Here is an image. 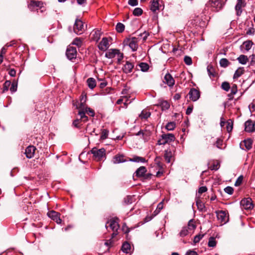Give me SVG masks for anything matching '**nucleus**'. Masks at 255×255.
Returning a JSON list of instances; mask_svg holds the SVG:
<instances>
[{
  "mask_svg": "<svg viewBox=\"0 0 255 255\" xmlns=\"http://www.w3.org/2000/svg\"><path fill=\"white\" fill-rule=\"evenodd\" d=\"M90 152L93 154V159L96 161H104L106 158V151L104 148L99 149L95 147L92 148Z\"/></svg>",
  "mask_w": 255,
  "mask_h": 255,
  "instance_id": "obj_1",
  "label": "nucleus"
},
{
  "mask_svg": "<svg viewBox=\"0 0 255 255\" xmlns=\"http://www.w3.org/2000/svg\"><path fill=\"white\" fill-rule=\"evenodd\" d=\"M118 220V219H112L108 221L106 224L107 229L109 227L113 231V233L112 235V238L118 235V230L119 229V225Z\"/></svg>",
  "mask_w": 255,
  "mask_h": 255,
  "instance_id": "obj_2",
  "label": "nucleus"
},
{
  "mask_svg": "<svg viewBox=\"0 0 255 255\" xmlns=\"http://www.w3.org/2000/svg\"><path fill=\"white\" fill-rule=\"evenodd\" d=\"M175 139L174 135L172 133L163 134L161 138L158 140V145H164L166 143L174 141Z\"/></svg>",
  "mask_w": 255,
  "mask_h": 255,
  "instance_id": "obj_3",
  "label": "nucleus"
},
{
  "mask_svg": "<svg viewBox=\"0 0 255 255\" xmlns=\"http://www.w3.org/2000/svg\"><path fill=\"white\" fill-rule=\"evenodd\" d=\"M217 219L221 225H224L228 222L229 215L225 211L220 210L216 211Z\"/></svg>",
  "mask_w": 255,
  "mask_h": 255,
  "instance_id": "obj_4",
  "label": "nucleus"
},
{
  "mask_svg": "<svg viewBox=\"0 0 255 255\" xmlns=\"http://www.w3.org/2000/svg\"><path fill=\"white\" fill-rule=\"evenodd\" d=\"M225 2L222 0H210L208 4L213 9L214 11H218L221 9Z\"/></svg>",
  "mask_w": 255,
  "mask_h": 255,
  "instance_id": "obj_5",
  "label": "nucleus"
},
{
  "mask_svg": "<svg viewBox=\"0 0 255 255\" xmlns=\"http://www.w3.org/2000/svg\"><path fill=\"white\" fill-rule=\"evenodd\" d=\"M138 38L132 37L125 40L124 43L128 45L133 51H136L138 48Z\"/></svg>",
  "mask_w": 255,
  "mask_h": 255,
  "instance_id": "obj_6",
  "label": "nucleus"
},
{
  "mask_svg": "<svg viewBox=\"0 0 255 255\" xmlns=\"http://www.w3.org/2000/svg\"><path fill=\"white\" fill-rule=\"evenodd\" d=\"M74 31L77 34H81L85 31L83 22L80 19H77L74 25Z\"/></svg>",
  "mask_w": 255,
  "mask_h": 255,
  "instance_id": "obj_7",
  "label": "nucleus"
},
{
  "mask_svg": "<svg viewBox=\"0 0 255 255\" xmlns=\"http://www.w3.org/2000/svg\"><path fill=\"white\" fill-rule=\"evenodd\" d=\"M66 56L69 60H72L75 59L77 57V49L75 47L69 45L66 50Z\"/></svg>",
  "mask_w": 255,
  "mask_h": 255,
  "instance_id": "obj_8",
  "label": "nucleus"
},
{
  "mask_svg": "<svg viewBox=\"0 0 255 255\" xmlns=\"http://www.w3.org/2000/svg\"><path fill=\"white\" fill-rule=\"evenodd\" d=\"M241 205L242 208L245 210H251L254 207L251 198H247L242 200L241 201Z\"/></svg>",
  "mask_w": 255,
  "mask_h": 255,
  "instance_id": "obj_9",
  "label": "nucleus"
},
{
  "mask_svg": "<svg viewBox=\"0 0 255 255\" xmlns=\"http://www.w3.org/2000/svg\"><path fill=\"white\" fill-rule=\"evenodd\" d=\"M128 161V158L126 157L123 154H117L115 155L112 159V162L115 164H119Z\"/></svg>",
  "mask_w": 255,
  "mask_h": 255,
  "instance_id": "obj_10",
  "label": "nucleus"
},
{
  "mask_svg": "<svg viewBox=\"0 0 255 255\" xmlns=\"http://www.w3.org/2000/svg\"><path fill=\"white\" fill-rule=\"evenodd\" d=\"M47 215L50 218L55 221L57 224H61L62 220L60 218V214L59 213L54 210H51L49 211Z\"/></svg>",
  "mask_w": 255,
  "mask_h": 255,
  "instance_id": "obj_11",
  "label": "nucleus"
},
{
  "mask_svg": "<svg viewBox=\"0 0 255 255\" xmlns=\"http://www.w3.org/2000/svg\"><path fill=\"white\" fill-rule=\"evenodd\" d=\"M253 140L251 138H247L242 141L240 146L244 150H249L252 148Z\"/></svg>",
  "mask_w": 255,
  "mask_h": 255,
  "instance_id": "obj_12",
  "label": "nucleus"
},
{
  "mask_svg": "<svg viewBox=\"0 0 255 255\" xmlns=\"http://www.w3.org/2000/svg\"><path fill=\"white\" fill-rule=\"evenodd\" d=\"M189 98L193 102H195L199 99L200 96L199 91L195 88H191L189 92Z\"/></svg>",
  "mask_w": 255,
  "mask_h": 255,
  "instance_id": "obj_13",
  "label": "nucleus"
},
{
  "mask_svg": "<svg viewBox=\"0 0 255 255\" xmlns=\"http://www.w3.org/2000/svg\"><path fill=\"white\" fill-rule=\"evenodd\" d=\"M246 5L245 0H237V3L235 6V10L237 15H241L243 12L242 8L245 7Z\"/></svg>",
  "mask_w": 255,
  "mask_h": 255,
  "instance_id": "obj_14",
  "label": "nucleus"
},
{
  "mask_svg": "<svg viewBox=\"0 0 255 255\" xmlns=\"http://www.w3.org/2000/svg\"><path fill=\"white\" fill-rule=\"evenodd\" d=\"M43 2L41 1L31 0L28 4V7L31 11H34L37 7L42 8Z\"/></svg>",
  "mask_w": 255,
  "mask_h": 255,
  "instance_id": "obj_15",
  "label": "nucleus"
},
{
  "mask_svg": "<svg viewBox=\"0 0 255 255\" xmlns=\"http://www.w3.org/2000/svg\"><path fill=\"white\" fill-rule=\"evenodd\" d=\"M36 148L33 145H29L25 150V154L27 158H31L34 156Z\"/></svg>",
  "mask_w": 255,
  "mask_h": 255,
  "instance_id": "obj_16",
  "label": "nucleus"
},
{
  "mask_svg": "<svg viewBox=\"0 0 255 255\" xmlns=\"http://www.w3.org/2000/svg\"><path fill=\"white\" fill-rule=\"evenodd\" d=\"M109 46L108 38L103 37L98 46L100 50L105 51L109 48Z\"/></svg>",
  "mask_w": 255,
  "mask_h": 255,
  "instance_id": "obj_17",
  "label": "nucleus"
},
{
  "mask_svg": "<svg viewBox=\"0 0 255 255\" xmlns=\"http://www.w3.org/2000/svg\"><path fill=\"white\" fill-rule=\"evenodd\" d=\"M245 129L247 132H252L255 130V123L251 120L245 122Z\"/></svg>",
  "mask_w": 255,
  "mask_h": 255,
  "instance_id": "obj_18",
  "label": "nucleus"
},
{
  "mask_svg": "<svg viewBox=\"0 0 255 255\" xmlns=\"http://www.w3.org/2000/svg\"><path fill=\"white\" fill-rule=\"evenodd\" d=\"M164 82L168 86L172 87L175 84V80L169 73H167L164 76Z\"/></svg>",
  "mask_w": 255,
  "mask_h": 255,
  "instance_id": "obj_19",
  "label": "nucleus"
},
{
  "mask_svg": "<svg viewBox=\"0 0 255 255\" xmlns=\"http://www.w3.org/2000/svg\"><path fill=\"white\" fill-rule=\"evenodd\" d=\"M133 67L134 64L127 61L123 67V71L126 74L132 72Z\"/></svg>",
  "mask_w": 255,
  "mask_h": 255,
  "instance_id": "obj_20",
  "label": "nucleus"
},
{
  "mask_svg": "<svg viewBox=\"0 0 255 255\" xmlns=\"http://www.w3.org/2000/svg\"><path fill=\"white\" fill-rule=\"evenodd\" d=\"M101 34L102 33L100 30L95 29L91 33V39L95 41L98 42L101 37Z\"/></svg>",
  "mask_w": 255,
  "mask_h": 255,
  "instance_id": "obj_21",
  "label": "nucleus"
},
{
  "mask_svg": "<svg viewBox=\"0 0 255 255\" xmlns=\"http://www.w3.org/2000/svg\"><path fill=\"white\" fill-rule=\"evenodd\" d=\"M196 204L200 211L205 212L206 211L204 204L202 202L199 196L196 197Z\"/></svg>",
  "mask_w": 255,
  "mask_h": 255,
  "instance_id": "obj_22",
  "label": "nucleus"
},
{
  "mask_svg": "<svg viewBox=\"0 0 255 255\" xmlns=\"http://www.w3.org/2000/svg\"><path fill=\"white\" fill-rule=\"evenodd\" d=\"M119 52V50L116 49H111L109 50L105 54V56L109 59L115 57Z\"/></svg>",
  "mask_w": 255,
  "mask_h": 255,
  "instance_id": "obj_23",
  "label": "nucleus"
},
{
  "mask_svg": "<svg viewBox=\"0 0 255 255\" xmlns=\"http://www.w3.org/2000/svg\"><path fill=\"white\" fill-rule=\"evenodd\" d=\"M207 70L210 78H213L216 76L217 73L216 72L215 69L212 65H208Z\"/></svg>",
  "mask_w": 255,
  "mask_h": 255,
  "instance_id": "obj_24",
  "label": "nucleus"
},
{
  "mask_svg": "<svg viewBox=\"0 0 255 255\" xmlns=\"http://www.w3.org/2000/svg\"><path fill=\"white\" fill-rule=\"evenodd\" d=\"M147 170L145 167L140 166L135 171V175L138 177H143Z\"/></svg>",
  "mask_w": 255,
  "mask_h": 255,
  "instance_id": "obj_25",
  "label": "nucleus"
},
{
  "mask_svg": "<svg viewBox=\"0 0 255 255\" xmlns=\"http://www.w3.org/2000/svg\"><path fill=\"white\" fill-rule=\"evenodd\" d=\"M128 161H131V162H141V163H144L146 162L147 161L145 159V158L138 156H133L132 158H129Z\"/></svg>",
  "mask_w": 255,
  "mask_h": 255,
  "instance_id": "obj_26",
  "label": "nucleus"
},
{
  "mask_svg": "<svg viewBox=\"0 0 255 255\" xmlns=\"http://www.w3.org/2000/svg\"><path fill=\"white\" fill-rule=\"evenodd\" d=\"M135 135L138 136L142 135V138L144 140H147L149 138L150 133L147 131L140 130L137 133L135 134Z\"/></svg>",
  "mask_w": 255,
  "mask_h": 255,
  "instance_id": "obj_27",
  "label": "nucleus"
},
{
  "mask_svg": "<svg viewBox=\"0 0 255 255\" xmlns=\"http://www.w3.org/2000/svg\"><path fill=\"white\" fill-rule=\"evenodd\" d=\"M231 88V93L228 94V97L229 100H233L234 95H235L238 91L237 86L236 84H233Z\"/></svg>",
  "mask_w": 255,
  "mask_h": 255,
  "instance_id": "obj_28",
  "label": "nucleus"
},
{
  "mask_svg": "<svg viewBox=\"0 0 255 255\" xmlns=\"http://www.w3.org/2000/svg\"><path fill=\"white\" fill-rule=\"evenodd\" d=\"M159 8V0H152L151 1L150 10L153 12H155Z\"/></svg>",
  "mask_w": 255,
  "mask_h": 255,
  "instance_id": "obj_29",
  "label": "nucleus"
},
{
  "mask_svg": "<svg viewBox=\"0 0 255 255\" xmlns=\"http://www.w3.org/2000/svg\"><path fill=\"white\" fill-rule=\"evenodd\" d=\"M87 83L91 89H93L96 86V82L94 78H89L87 80Z\"/></svg>",
  "mask_w": 255,
  "mask_h": 255,
  "instance_id": "obj_30",
  "label": "nucleus"
},
{
  "mask_svg": "<svg viewBox=\"0 0 255 255\" xmlns=\"http://www.w3.org/2000/svg\"><path fill=\"white\" fill-rule=\"evenodd\" d=\"M245 70L243 67L239 68L235 72L233 78L234 79H238L244 73Z\"/></svg>",
  "mask_w": 255,
  "mask_h": 255,
  "instance_id": "obj_31",
  "label": "nucleus"
},
{
  "mask_svg": "<svg viewBox=\"0 0 255 255\" xmlns=\"http://www.w3.org/2000/svg\"><path fill=\"white\" fill-rule=\"evenodd\" d=\"M172 156V153L170 149H167L165 151L164 157L167 162H170Z\"/></svg>",
  "mask_w": 255,
  "mask_h": 255,
  "instance_id": "obj_32",
  "label": "nucleus"
},
{
  "mask_svg": "<svg viewBox=\"0 0 255 255\" xmlns=\"http://www.w3.org/2000/svg\"><path fill=\"white\" fill-rule=\"evenodd\" d=\"M223 140L221 138H218L216 141L215 142L214 145L219 149H223L226 147V144L223 147L224 145Z\"/></svg>",
  "mask_w": 255,
  "mask_h": 255,
  "instance_id": "obj_33",
  "label": "nucleus"
},
{
  "mask_svg": "<svg viewBox=\"0 0 255 255\" xmlns=\"http://www.w3.org/2000/svg\"><path fill=\"white\" fill-rule=\"evenodd\" d=\"M131 247L129 243L125 242L123 244L122 247V251L127 254L129 253L130 252Z\"/></svg>",
  "mask_w": 255,
  "mask_h": 255,
  "instance_id": "obj_34",
  "label": "nucleus"
},
{
  "mask_svg": "<svg viewBox=\"0 0 255 255\" xmlns=\"http://www.w3.org/2000/svg\"><path fill=\"white\" fill-rule=\"evenodd\" d=\"M86 112L85 111L79 110L78 115L80 116L81 122L83 121L84 122H86L88 121V118L85 115Z\"/></svg>",
  "mask_w": 255,
  "mask_h": 255,
  "instance_id": "obj_35",
  "label": "nucleus"
},
{
  "mask_svg": "<svg viewBox=\"0 0 255 255\" xmlns=\"http://www.w3.org/2000/svg\"><path fill=\"white\" fill-rule=\"evenodd\" d=\"M83 39L80 37L75 38L72 42V45H76L78 47H81Z\"/></svg>",
  "mask_w": 255,
  "mask_h": 255,
  "instance_id": "obj_36",
  "label": "nucleus"
},
{
  "mask_svg": "<svg viewBox=\"0 0 255 255\" xmlns=\"http://www.w3.org/2000/svg\"><path fill=\"white\" fill-rule=\"evenodd\" d=\"M159 106H160L162 111L167 110L170 107V104L167 101H161L159 103Z\"/></svg>",
  "mask_w": 255,
  "mask_h": 255,
  "instance_id": "obj_37",
  "label": "nucleus"
},
{
  "mask_svg": "<svg viewBox=\"0 0 255 255\" xmlns=\"http://www.w3.org/2000/svg\"><path fill=\"white\" fill-rule=\"evenodd\" d=\"M237 59L240 63L244 65L246 64L249 60L247 56L245 55H241Z\"/></svg>",
  "mask_w": 255,
  "mask_h": 255,
  "instance_id": "obj_38",
  "label": "nucleus"
},
{
  "mask_svg": "<svg viewBox=\"0 0 255 255\" xmlns=\"http://www.w3.org/2000/svg\"><path fill=\"white\" fill-rule=\"evenodd\" d=\"M150 116V113L146 110H143L141 114L139 115V117L141 119H147Z\"/></svg>",
  "mask_w": 255,
  "mask_h": 255,
  "instance_id": "obj_39",
  "label": "nucleus"
},
{
  "mask_svg": "<svg viewBox=\"0 0 255 255\" xmlns=\"http://www.w3.org/2000/svg\"><path fill=\"white\" fill-rule=\"evenodd\" d=\"M163 202H161L157 205L156 209L153 212V216H155L157 214H158L160 213V212L161 211V210L163 209Z\"/></svg>",
  "mask_w": 255,
  "mask_h": 255,
  "instance_id": "obj_40",
  "label": "nucleus"
},
{
  "mask_svg": "<svg viewBox=\"0 0 255 255\" xmlns=\"http://www.w3.org/2000/svg\"><path fill=\"white\" fill-rule=\"evenodd\" d=\"M253 44V43L252 41L248 40V41H245L243 43V45L244 48L247 51H249V50H250L251 49Z\"/></svg>",
  "mask_w": 255,
  "mask_h": 255,
  "instance_id": "obj_41",
  "label": "nucleus"
},
{
  "mask_svg": "<svg viewBox=\"0 0 255 255\" xmlns=\"http://www.w3.org/2000/svg\"><path fill=\"white\" fill-rule=\"evenodd\" d=\"M230 64L229 60L226 58H222L220 60V65L222 67L226 68Z\"/></svg>",
  "mask_w": 255,
  "mask_h": 255,
  "instance_id": "obj_42",
  "label": "nucleus"
},
{
  "mask_svg": "<svg viewBox=\"0 0 255 255\" xmlns=\"http://www.w3.org/2000/svg\"><path fill=\"white\" fill-rule=\"evenodd\" d=\"M125 26L124 24L119 22L116 26V29L119 33L123 32L125 30Z\"/></svg>",
  "mask_w": 255,
  "mask_h": 255,
  "instance_id": "obj_43",
  "label": "nucleus"
},
{
  "mask_svg": "<svg viewBox=\"0 0 255 255\" xmlns=\"http://www.w3.org/2000/svg\"><path fill=\"white\" fill-rule=\"evenodd\" d=\"M140 70L143 72H146L149 69V65L147 63L142 62L139 64Z\"/></svg>",
  "mask_w": 255,
  "mask_h": 255,
  "instance_id": "obj_44",
  "label": "nucleus"
},
{
  "mask_svg": "<svg viewBox=\"0 0 255 255\" xmlns=\"http://www.w3.org/2000/svg\"><path fill=\"white\" fill-rule=\"evenodd\" d=\"M189 234V230L187 227H184L180 232L179 235L180 237H184Z\"/></svg>",
  "mask_w": 255,
  "mask_h": 255,
  "instance_id": "obj_45",
  "label": "nucleus"
},
{
  "mask_svg": "<svg viewBox=\"0 0 255 255\" xmlns=\"http://www.w3.org/2000/svg\"><path fill=\"white\" fill-rule=\"evenodd\" d=\"M188 230L193 231L195 229L196 226L194 223L193 220H190L188 224Z\"/></svg>",
  "mask_w": 255,
  "mask_h": 255,
  "instance_id": "obj_46",
  "label": "nucleus"
},
{
  "mask_svg": "<svg viewBox=\"0 0 255 255\" xmlns=\"http://www.w3.org/2000/svg\"><path fill=\"white\" fill-rule=\"evenodd\" d=\"M17 88V83L15 81H13L11 83L10 87L9 90L11 93H13L16 91Z\"/></svg>",
  "mask_w": 255,
  "mask_h": 255,
  "instance_id": "obj_47",
  "label": "nucleus"
},
{
  "mask_svg": "<svg viewBox=\"0 0 255 255\" xmlns=\"http://www.w3.org/2000/svg\"><path fill=\"white\" fill-rule=\"evenodd\" d=\"M142 13H143V10L140 7H136V8H134V9L133 10V12H132L133 14L136 16H139L140 15H141L142 14Z\"/></svg>",
  "mask_w": 255,
  "mask_h": 255,
  "instance_id": "obj_48",
  "label": "nucleus"
},
{
  "mask_svg": "<svg viewBox=\"0 0 255 255\" xmlns=\"http://www.w3.org/2000/svg\"><path fill=\"white\" fill-rule=\"evenodd\" d=\"M204 235L205 234H199L198 235L195 236L193 240L194 244L199 243L200 241L204 237Z\"/></svg>",
  "mask_w": 255,
  "mask_h": 255,
  "instance_id": "obj_49",
  "label": "nucleus"
},
{
  "mask_svg": "<svg viewBox=\"0 0 255 255\" xmlns=\"http://www.w3.org/2000/svg\"><path fill=\"white\" fill-rule=\"evenodd\" d=\"M133 201V197L131 196H128L124 199V203L126 205L131 204Z\"/></svg>",
  "mask_w": 255,
  "mask_h": 255,
  "instance_id": "obj_50",
  "label": "nucleus"
},
{
  "mask_svg": "<svg viewBox=\"0 0 255 255\" xmlns=\"http://www.w3.org/2000/svg\"><path fill=\"white\" fill-rule=\"evenodd\" d=\"M128 100L126 97H123V98L118 99L116 103L118 105H120L122 103H124V104L125 105H126L128 104Z\"/></svg>",
  "mask_w": 255,
  "mask_h": 255,
  "instance_id": "obj_51",
  "label": "nucleus"
},
{
  "mask_svg": "<svg viewBox=\"0 0 255 255\" xmlns=\"http://www.w3.org/2000/svg\"><path fill=\"white\" fill-rule=\"evenodd\" d=\"M226 124H227L226 128H227L228 132H229L232 130L233 123V122L232 120H229L226 122Z\"/></svg>",
  "mask_w": 255,
  "mask_h": 255,
  "instance_id": "obj_52",
  "label": "nucleus"
},
{
  "mask_svg": "<svg viewBox=\"0 0 255 255\" xmlns=\"http://www.w3.org/2000/svg\"><path fill=\"white\" fill-rule=\"evenodd\" d=\"M176 127L175 123L174 122H169L166 126V128L168 130H173Z\"/></svg>",
  "mask_w": 255,
  "mask_h": 255,
  "instance_id": "obj_53",
  "label": "nucleus"
},
{
  "mask_svg": "<svg viewBox=\"0 0 255 255\" xmlns=\"http://www.w3.org/2000/svg\"><path fill=\"white\" fill-rule=\"evenodd\" d=\"M221 88L225 91L228 92L230 90L231 87L230 84L228 82H224L222 84Z\"/></svg>",
  "mask_w": 255,
  "mask_h": 255,
  "instance_id": "obj_54",
  "label": "nucleus"
},
{
  "mask_svg": "<svg viewBox=\"0 0 255 255\" xmlns=\"http://www.w3.org/2000/svg\"><path fill=\"white\" fill-rule=\"evenodd\" d=\"M216 246V241L213 237H210L209 239L208 246L210 247H215Z\"/></svg>",
  "mask_w": 255,
  "mask_h": 255,
  "instance_id": "obj_55",
  "label": "nucleus"
},
{
  "mask_svg": "<svg viewBox=\"0 0 255 255\" xmlns=\"http://www.w3.org/2000/svg\"><path fill=\"white\" fill-rule=\"evenodd\" d=\"M11 82L10 81H6L3 85V92L7 91L9 87L10 86Z\"/></svg>",
  "mask_w": 255,
  "mask_h": 255,
  "instance_id": "obj_56",
  "label": "nucleus"
},
{
  "mask_svg": "<svg viewBox=\"0 0 255 255\" xmlns=\"http://www.w3.org/2000/svg\"><path fill=\"white\" fill-rule=\"evenodd\" d=\"M86 113H87L88 115L91 117H94L95 116V112L94 111L90 108H86L85 110Z\"/></svg>",
  "mask_w": 255,
  "mask_h": 255,
  "instance_id": "obj_57",
  "label": "nucleus"
},
{
  "mask_svg": "<svg viewBox=\"0 0 255 255\" xmlns=\"http://www.w3.org/2000/svg\"><path fill=\"white\" fill-rule=\"evenodd\" d=\"M88 108L86 103L80 102L79 106H77L76 108L81 111H85L86 108Z\"/></svg>",
  "mask_w": 255,
  "mask_h": 255,
  "instance_id": "obj_58",
  "label": "nucleus"
},
{
  "mask_svg": "<svg viewBox=\"0 0 255 255\" xmlns=\"http://www.w3.org/2000/svg\"><path fill=\"white\" fill-rule=\"evenodd\" d=\"M185 63L188 65H190L192 63V59L190 57L185 56L184 58Z\"/></svg>",
  "mask_w": 255,
  "mask_h": 255,
  "instance_id": "obj_59",
  "label": "nucleus"
},
{
  "mask_svg": "<svg viewBox=\"0 0 255 255\" xmlns=\"http://www.w3.org/2000/svg\"><path fill=\"white\" fill-rule=\"evenodd\" d=\"M224 191L227 194L232 195L233 193L234 189L231 186H227L224 189Z\"/></svg>",
  "mask_w": 255,
  "mask_h": 255,
  "instance_id": "obj_60",
  "label": "nucleus"
},
{
  "mask_svg": "<svg viewBox=\"0 0 255 255\" xmlns=\"http://www.w3.org/2000/svg\"><path fill=\"white\" fill-rule=\"evenodd\" d=\"M116 56H117L118 63L120 64L121 61L122 60L124 57L123 53H121L120 51L119 50V52H117V54Z\"/></svg>",
  "mask_w": 255,
  "mask_h": 255,
  "instance_id": "obj_61",
  "label": "nucleus"
},
{
  "mask_svg": "<svg viewBox=\"0 0 255 255\" xmlns=\"http://www.w3.org/2000/svg\"><path fill=\"white\" fill-rule=\"evenodd\" d=\"M243 176L242 175L240 176L237 178V179L235 183V185L236 186H238L240 185L243 182Z\"/></svg>",
  "mask_w": 255,
  "mask_h": 255,
  "instance_id": "obj_62",
  "label": "nucleus"
},
{
  "mask_svg": "<svg viewBox=\"0 0 255 255\" xmlns=\"http://www.w3.org/2000/svg\"><path fill=\"white\" fill-rule=\"evenodd\" d=\"M108 135V131L106 129H104L102 130L101 138L103 139H106Z\"/></svg>",
  "mask_w": 255,
  "mask_h": 255,
  "instance_id": "obj_63",
  "label": "nucleus"
},
{
  "mask_svg": "<svg viewBox=\"0 0 255 255\" xmlns=\"http://www.w3.org/2000/svg\"><path fill=\"white\" fill-rule=\"evenodd\" d=\"M137 0H128V4L132 6H136L138 5Z\"/></svg>",
  "mask_w": 255,
  "mask_h": 255,
  "instance_id": "obj_64",
  "label": "nucleus"
}]
</instances>
